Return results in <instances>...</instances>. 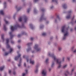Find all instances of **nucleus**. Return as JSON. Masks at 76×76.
I'll use <instances>...</instances> for the list:
<instances>
[{
    "instance_id": "nucleus-31",
    "label": "nucleus",
    "mask_w": 76,
    "mask_h": 76,
    "mask_svg": "<svg viewBox=\"0 0 76 76\" xmlns=\"http://www.w3.org/2000/svg\"><path fill=\"white\" fill-rule=\"evenodd\" d=\"M31 50V48H29L27 49V52H29V51Z\"/></svg>"
},
{
    "instance_id": "nucleus-54",
    "label": "nucleus",
    "mask_w": 76,
    "mask_h": 76,
    "mask_svg": "<svg viewBox=\"0 0 76 76\" xmlns=\"http://www.w3.org/2000/svg\"><path fill=\"white\" fill-rule=\"evenodd\" d=\"M74 53H76V49L74 51Z\"/></svg>"
},
{
    "instance_id": "nucleus-28",
    "label": "nucleus",
    "mask_w": 76,
    "mask_h": 76,
    "mask_svg": "<svg viewBox=\"0 0 76 76\" xmlns=\"http://www.w3.org/2000/svg\"><path fill=\"white\" fill-rule=\"evenodd\" d=\"M4 21L5 22L6 24H8L9 23V22L7 21L6 20V19H4Z\"/></svg>"
},
{
    "instance_id": "nucleus-22",
    "label": "nucleus",
    "mask_w": 76,
    "mask_h": 76,
    "mask_svg": "<svg viewBox=\"0 0 76 76\" xmlns=\"http://www.w3.org/2000/svg\"><path fill=\"white\" fill-rule=\"evenodd\" d=\"M4 8H6L7 6V5H6V2H4Z\"/></svg>"
},
{
    "instance_id": "nucleus-27",
    "label": "nucleus",
    "mask_w": 76,
    "mask_h": 76,
    "mask_svg": "<svg viewBox=\"0 0 76 76\" xmlns=\"http://www.w3.org/2000/svg\"><path fill=\"white\" fill-rule=\"evenodd\" d=\"M32 44V42L31 43H28L27 44V45L28 46H30V45H31Z\"/></svg>"
},
{
    "instance_id": "nucleus-36",
    "label": "nucleus",
    "mask_w": 76,
    "mask_h": 76,
    "mask_svg": "<svg viewBox=\"0 0 76 76\" xmlns=\"http://www.w3.org/2000/svg\"><path fill=\"white\" fill-rule=\"evenodd\" d=\"M44 28V26L43 25H42L40 27V29H42Z\"/></svg>"
},
{
    "instance_id": "nucleus-25",
    "label": "nucleus",
    "mask_w": 76,
    "mask_h": 76,
    "mask_svg": "<svg viewBox=\"0 0 76 76\" xmlns=\"http://www.w3.org/2000/svg\"><path fill=\"white\" fill-rule=\"evenodd\" d=\"M13 51V49L12 48H10V50L9 53H12V52Z\"/></svg>"
},
{
    "instance_id": "nucleus-2",
    "label": "nucleus",
    "mask_w": 76,
    "mask_h": 76,
    "mask_svg": "<svg viewBox=\"0 0 76 76\" xmlns=\"http://www.w3.org/2000/svg\"><path fill=\"white\" fill-rule=\"evenodd\" d=\"M68 30H69V27L66 28L65 26H62L61 28V30L62 32L64 34V37L63 38V39L64 40L65 39L66 37L69 35Z\"/></svg>"
},
{
    "instance_id": "nucleus-30",
    "label": "nucleus",
    "mask_w": 76,
    "mask_h": 76,
    "mask_svg": "<svg viewBox=\"0 0 76 76\" xmlns=\"http://www.w3.org/2000/svg\"><path fill=\"white\" fill-rule=\"evenodd\" d=\"M52 2H56L57 4L58 3V1L57 0H52Z\"/></svg>"
},
{
    "instance_id": "nucleus-64",
    "label": "nucleus",
    "mask_w": 76,
    "mask_h": 76,
    "mask_svg": "<svg viewBox=\"0 0 76 76\" xmlns=\"http://www.w3.org/2000/svg\"><path fill=\"white\" fill-rule=\"evenodd\" d=\"M71 32H72V31H73V29H71Z\"/></svg>"
},
{
    "instance_id": "nucleus-39",
    "label": "nucleus",
    "mask_w": 76,
    "mask_h": 76,
    "mask_svg": "<svg viewBox=\"0 0 76 76\" xmlns=\"http://www.w3.org/2000/svg\"><path fill=\"white\" fill-rule=\"evenodd\" d=\"M74 70H75V69H72L71 70V73H72L73 72H74Z\"/></svg>"
},
{
    "instance_id": "nucleus-33",
    "label": "nucleus",
    "mask_w": 76,
    "mask_h": 76,
    "mask_svg": "<svg viewBox=\"0 0 76 76\" xmlns=\"http://www.w3.org/2000/svg\"><path fill=\"white\" fill-rule=\"evenodd\" d=\"M48 60H49V59H46V61H45L46 63H48Z\"/></svg>"
},
{
    "instance_id": "nucleus-62",
    "label": "nucleus",
    "mask_w": 76,
    "mask_h": 76,
    "mask_svg": "<svg viewBox=\"0 0 76 76\" xmlns=\"http://www.w3.org/2000/svg\"><path fill=\"white\" fill-rule=\"evenodd\" d=\"M75 76H76V72L75 73Z\"/></svg>"
},
{
    "instance_id": "nucleus-61",
    "label": "nucleus",
    "mask_w": 76,
    "mask_h": 76,
    "mask_svg": "<svg viewBox=\"0 0 76 76\" xmlns=\"http://www.w3.org/2000/svg\"><path fill=\"white\" fill-rule=\"evenodd\" d=\"M75 1H76V0H72L73 2H75Z\"/></svg>"
},
{
    "instance_id": "nucleus-26",
    "label": "nucleus",
    "mask_w": 76,
    "mask_h": 76,
    "mask_svg": "<svg viewBox=\"0 0 76 76\" xmlns=\"http://www.w3.org/2000/svg\"><path fill=\"white\" fill-rule=\"evenodd\" d=\"M4 34H2L1 35V38L2 40H3V41H4Z\"/></svg>"
},
{
    "instance_id": "nucleus-14",
    "label": "nucleus",
    "mask_w": 76,
    "mask_h": 76,
    "mask_svg": "<svg viewBox=\"0 0 76 76\" xmlns=\"http://www.w3.org/2000/svg\"><path fill=\"white\" fill-rule=\"evenodd\" d=\"M10 35V38L11 39H12L14 37V36L13 35H12V31H11V32H10L9 33Z\"/></svg>"
},
{
    "instance_id": "nucleus-5",
    "label": "nucleus",
    "mask_w": 76,
    "mask_h": 76,
    "mask_svg": "<svg viewBox=\"0 0 76 76\" xmlns=\"http://www.w3.org/2000/svg\"><path fill=\"white\" fill-rule=\"evenodd\" d=\"M34 48L35 49V50H36L37 51H40L41 50V48L38 47V45L37 44L35 45L34 47Z\"/></svg>"
},
{
    "instance_id": "nucleus-42",
    "label": "nucleus",
    "mask_w": 76,
    "mask_h": 76,
    "mask_svg": "<svg viewBox=\"0 0 76 76\" xmlns=\"http://www.w3.org/2000/svg\"><path fill=\"white\" fill-rule=\"evenodd\" d=\"M57 18L58 19V20H60V18L59 17V15H57Z\"/></svg>"
},
{
    "instance_id": "nucleus-20",
    "label": "nucleus",
    "mask_w": 76,
    "mask_h": 76,
    "mask_svg": "<svg viewBox=\"0 0 76 76\" xmlns=\"http://www.w3.org/2000/svg\"><path fill=\"white\" fill-rule=\"evenodd\" d=\"M6 26V24H4V29L5 31H6L7 30Z\"/></svg>"
},
{
    "instance_id": "nucleus-13",
    "label": "nucleus",
    "mask_w": 76,
    "mask_h": 76,
    "mask_svg": "<svg viewBox=\"0 0 76 76\" xmlns=\"http://www.w3.org/2000/svg\"><path fill=\"white\" fill-rule=\"evenodd\" d=\"M29 61L30 63L31 64H34L35 63V61L33 60L32 61L31 59L29 60Z\"/></svg>"
},
{
    "instance_id": "nucleus-47",
    "label": "nucleus",
    "mask_w": 76,
    "mask_h": 76,
    "mask_svg": "<svg viewBox=\"0 0 76 76\" xmlns=\"http://www.w3.org/2000/svg\"><path fill=\"white\" fill-rule=\"evenodd\" d=\"M30 39L31 41H33V39H34V38L33 37H31L30 38Z\"/></svg>"
},
{
    "instance_id": "nucleus-38",
    "label": "nucleus",
    "mask_w": 76,
    "mask_h": 76,
    "mask_svg": "<svg viewBox=\"0 0 76 76\" xmlns=\"http://www.w3.org/2000/svg\"><path fill=\"white\" fill-rule=\"evenodd\" d=\"M62 58H63L62 61H64V59H65V57H63Z\"/></svg>"
},
{
    "instance_id": "nucleus-11",
    "label": "nucleus",
    "mask_w": 76,
    "mask_h": 76,
    "mask_svg": "<svg viewBox=\"0 0 76 76\" xmlns=\"http://www.w3.org/2000/svg\"><path fill=\"white\" fill-rule=\"evenodd\" d=\"M20 56H21V55L19 54H18V56H17V57H15V60H16V61L18 60L19 58V57H20Z\"/></svg>"
},
{
    "instance_id": "nucleus-24",
    "label": "nucleus",
    "mask_w": 76,
    "mask_h": 76,
    "mask_svg": "<svg viewBox=\"0 0 76 76\" xmlns=\"http://www.w3.org/2000/svg\"><path fill=\"white\" fill-rule=\"evenodd\" d=\"M29 26H30L31 28V29H34V28L33 27V26H32V24H30Z\"/></svg>"
},
{
    "instance_id": "nucleus-29",
    "label": "nucleus",
    "mask_w": 76,
    "mask_h": 76,
    "mask_svg": "<svg viewBox=\"0 0 76 76\" xmlns=\"http://www.w3.org/2000/svg\"><path fill=\"white\" fill-rule=\"evenodd\" d=\"M67 64H65L63 66V68H64H64H66V67H67Z\"/></svg>"
},
{
    "instance_id": "nucleus-56",
    "label": "nucleus",
    "mask_w": 76,
    "mask_h": 76,
    "mask_svg": "<svg viewBox=\"0 0 76 76\" xmlns=\"http://www.w3.org/2000/svg\"><path fill=\"white\" fill-rule=\"evenodd\" d=\"M39 0H34V2H37V1H38Z\"/></svg>"
},
{
    "instance_id": "nucleus-23",
    "label": "nucleus",
    "mask_w": 76,
    "mask_h": 76,
    "mask_svg": "<svg viewBox=\"0 0 76 76\" xmlns=\"http://www.w3.org/2000/svg\"><path fill=\"white\" fill-rule=\"evenodd\" d=\"M63 7L64 9H66L67 8V5L66 4H64L63 5Z\"/></svg>"
},
{
    "instance_id": "nucleus-63",
    "label": "nucleus",
    "mask_w": 76,
    "mask_h": 76,
    "mask_svg": "<svg viewBox=\"0 0 76 76\" xmlns=\"http://www.w3.org/2000/svg\"><path fill=\"white\" fill-rule=\"evenodd\" d=\"M70 66L71 67H72V64H70Z\"/></svg>"
},
{
    "instance_id": "nucleus-6",
    "label": "nucleus",
    "mask_w": 76,
    "mask_h": 76,
    "mask_svg": "<svg viewBox=\"0 0 76 76\" xmlns=\"http://www.w3.org/2000/svg\"><path fill=\"white\" fill-rule=\"evenodd\" d=\"M72 13V10L69 11L68 12V15L66 16V19H70V17H71V14Z\"/></svg>"
},
{
    "instance_id": "nucleus-12",
    "label": "nucleus",
    "mask_w": 76,
    "mask_h": 76,
    "mask_svg": "<svg viewBox=\"0 0 76 76\" xmlns=\"http://www.w3.org/2000/svg\"><path fill=\"white\" fill-rule=\"evenodd\" d=\"M15 8L16 9L17 11H19V10H20L21 9V7H19L18 6H15Z\"/></svg>"
},
{
    "instance_id": "nucleus-9",
    "label": "nucleus",
    "mask_w": 76,
    "mask_h": 76,
    "mask_svg": "<svg viewBox=\"0 0 76 76\" xmlns=\"http://www.w3.org/2000/svg\"><path fill=\"white\" fill-rule=\"evenodd\" d=\"M39 67V65H37L36 66V69L34 70L35 73H37L38 72V67Z\"/></svg>"
},
{
    "instance_id": "nucleus-4",
    "label": "nucleus",
    "mask_w": 76,
    "mask_h": 76,
    "mask_svg": "<svg viewBox=\"0 0 76 76\" xmlns=\"http://www.w3.org/2000/svg\"><path fill=\"white\" fill-rule=\"evenodd\" d=\"M23 19H24V22H26L28 21V18L26 17V16H24L23 17H20L18 19V20L20 22H21Z\"/></svg>"
},
{
    "instance_id": "nucleus-8",
    "label": "nucleus",
    "mask_w": 76,
    "mask_h": 76,
    "mask_svg": "<svg viewBox=\"0 0 76 76\" xmlns=\"http://www.w3.org/2000/svg\"><path fill=\"white\" fill-rule=\"evenodd\" d=\"M9 39H6V44H7V46L6 47L7 48H10V46L9 45V44H8V43H9Z\"/></svg>"
},
{
    "instance_id": "nucleus-45",
    "label": "nucleus",
    "mask_w": 76,
    "mask_h": 76,
    "mask_svg": "<svg viewBox=\"0 0 76 76\" xmlns=\"http://www.w3.org/2000/svg\"><path fill=\"white\" fill-rule=\"evenodd\" d=\"M18 37H21V34H18Z\"/></svg>"
},
{
    "instance_id": "nucleus-53",
    "label": "nucleus",
    "mask_w": 76,
    "mask_h": 76,
    "mask_svg": "<svg viewBox=\"0 0 76 76\" xmlns=\"http://www.w3.org/2000/svg\"><path fill=\"white\" fill-rule=\"evenodd\" d=\"M18 48L19 49L20 48V46H18Z\"/></svg>"
},
{
    "instance_id": "nucleus-1",
    "label": "nucleus",
    "mask_w": 76,
    "mask_h": 76,
    "mask_svg": "<svg viewBox=\"0 0 76 76\" xmlns=\"http://www.w3.org/2000/svg\"><path fill=\"white\" fill-rule=\"evenodd\" d=\"M48 56L49 57H51L53 59L54 61H52V65H51V67H54L55 66V62H56V63L57 64H58V68H60L61 66V64L62 61H60V59H57L56 58V56L54 54H51L50 53H48Z\"/></svg>"
},
{
    "instance_id": "nucleus-59",
    "label": "nucleus",
    "mask_w": 76,
    "mask_h": 76,
    "mask_svg": "<svg viewBox=\"0 0 76 76\" xmlns=\"http://www.w3.org/2000/svg\"><path fill=\"white\" fill-rule=\"evenodd\" d=\"M51 68H49V72H50V71H51Z\"/></svg>"
},
{
    "instance_id": "nucleus-15",
    "label": "nucleus",
    "mask_w": 76,
    "mask_h": 76,
    "mask_svg": "<svg viewBox=\"0 0 76 76\" xmlns=\"http://www.w3.org/2000/svg\"><path fill=\"white\" fill-rule=\"evenodd\" d=\"M25 73H23L22 75V76H25L28 73V70L26 69L25 70Z\"/></svg>"
},
{
    "instance_id": "nucleus-32",
    "label": "nucleus",
    "mask_w": 76,
    "mask_h": 76,
    "mask_svg": "<svg viewBox=\"0 0 76 76\" xmlns=\"http://www.w3.org/2000/svg\"><path fill=\"white\" fill-rule=\"evenodd\" d=\"M46 34L45 33H43L42 34V35H43V36H45L46 35Z\"/></svg>"
},
{
    "instance_id": "nucleus-46",
    "label": "nucleus",
    "mask_w": 76,
    "mask_h": 76,
    "mask_svg": "<svg viewBox=\"0 0 76 76\" xmlns=\"http://www.w3.org/2000/svg\"><path fill=\"white\" fill-rule=\"evenodd\" d=\"M42 12H44V11H45V10L44 9H42Z\"/></svg>"
},
{
    "instance_id": "nucleus-17",
    "label": "nucleus",
    "mask_w": 76,
    "mask_h": 76,
    "mask_svg": "<svg viewBox=\"0 0 76 76\" xmlns=\"http://www.w3.org/2000/svg\"><path fill=\"white\" fill-rule=\"evenodd\" d=\"M0 14L2 15H4V11L3 10H1L0 11Z\"/></svg>"
},
{
    "instance_id": "nucleus-3",
    "label": "nucleus",
    "mask_w": 76,
    "mask_h": 76,
    "mask_svg": "<svg viewBox=\"0 0 76 76\" xmlns=\"http://www.w3.org/2000/svg\"><path fill=\"white\" fill-rule=\"evenodd\" d=\"M24 28V25L23 24L21 27H20L19 24H17L15 25L14 26H11L10 29L12 31H13L14 30L16 29L17 28Z\"/></svg>"
},
{
    "instance_id": "nucleus-44",
    "label": "nucleus",
    "mask_w": 76,
    "mask_h": 76,
    "mask_svg": "<svg viewBox=\"0 0 76 76\" xmlns=\"http://www.w3.org/2000/svg\"><path fill=\"white\" fill-rule=\"evenodd\" d=\"M67 60L69 61V60H70V58L69 57H67Z\"/></svg>"
},
{
    "instance_id": "nucleus-52",
    "label": "nucleus",
    "mask_w": 76,
    "mask_h": 76,
    "mask_svg": "<svg viewBox=\"0 0 76 76\" xmlns=\"http://www.w3.org/2000/svg\"><path fill=\"white\" fill-rule=\"evenodd\" d=\"M21 42V40H19L18 41V42L19 43V42Z\"/></svg>"
},
{
    "instance_id": "nucleus-16",
    "label": "nucleus",
    "mask_w": 76,
    "mask_h": 76,
    "mask_svg": "<svg viewBox=\"0 0 76 76\" xmlns=\"http://www.w3.org/2000/svg\"><path fill=\"white\" fill-rule=\"evenodd\" d=\"M23 58H24L26 60V61L27 62H28L29 61V59H28V57H26V56L25 55H24L23 56Z\"/></svg>"
},
{
    "instance_id": "nucleus-18",
    "label": "nucleus",
    "mask_w": 76,
    "mask_h": 76,
    "mask_svg": "<svg viewBox=\"0 0 76 76\" xmlns=\"http://www.w3.org/2000/svg\"><path fill=\"white\" fill-rule=\"evenodd\" d=\"M69 71L67 70L66 71V72L65 74V75L66 76H67V75H69Z\"/></svg>"
},
{
    "instance_id": "nucleus-43",
    "label": "nucleus",
    "mask_w": 76,
    "mask_h": 76,
    "mask_svg": "<svg viewBox=\"0 0 76 76\" xmlns=\"http://www.w3.org/2000/svg\"><path fill=\"white\" fill-rule=\"evenodd\" d=\"M50 9H53V8H54V6H52L50 7Z\"/></svg>"
},
{
    "instance_id": "nucleus-37",
    "label": "nucleus",
    "mask_w": 76,
    "mask_h": 76,
    "mask_svg": "<svg viewBox=\"0 0 76 76\" xmlns=\"http://www.w3.org/2000/svg\"><path fill=\"white\" fill-rule=\"evenodd\" d=\"M34 13H36L37 12V11H36V10H35V9H34Z\"/></svg>"
},
{
    "instance_id": "nucleus-49",
    "label": "nucleus",
    "mask_w": 76,
    "mask_h": 76,
    "mask_svg": "<svg viewBox=\"0 0 76 76\" xmlns=\"http://www.w3.org/2000/svg\"><path fill=\"white\" fill-rule=\"evenodd\" d=\"M15 16H16V14H14L13 16L14 19H15Z\"/></svg>"
},
{
    "instance_id": "nucleus-40",
    "label": "nucleus",
    "mask_w": 76,
    "mask_h": 76,
    "mask_svg": "<svg viewBox=\"0 0 76 76\" xmlns=\"http://www.w3.org/2000/svg\"><path fill=\"white\" fill-rule=\"evenodd\" d=\"M31 10L30 9H28L27 10V12L28 13H29V11H30V10Z\"/></svg>"
},
{
    "instance_id": "nucleus-60",
    "label": "nucleus",
    "mask_w": 76,
    "mask_h": 76,
    "mask_svg": "<svg viewBox=\"0 0 76 76\" xmlns=\"http://www.w3.org/2000/svg\"><path fill=\"white\" fill-rule=\"evenodd\" d=\"M11 43H12V44H14V42L13 41H12L11 42Z\"/></svg>"
},
{
    "instance_id": "nucleus-34",
    "label": "nucleus",
    "mask_w": 76,
    "mask_h": 76,
    "mask_svg": "<svg viewBox=\"0 0 76 76\" xmlns=\"http://www.w3.org/2000/svg\"><path fill=\"white\" fill-rule=\"evenodd\" d=\"M59 51H61V49H62V48H61V47H59L58 48Z\"/></svg>"
},
{
    "instance_id": "nucleus-10",
    "label": "nucleus",
    "mask_w": 76,
    "mask_h": 76,
    "mask_svg": "<svg viewBox=\"0 0 76 76\" xmlns=\"http://www.w3.org/2000/svg\"><path fill=\"white\" fill-rule=\"evenodd\" d=\"M43 20H45V18H44V14H42L40 19V21H42Z\"/></svg>"
},
{
    "instance_id": "nucleus-51",
    "label": "nucleus",
    "mask_w": 76,
    "mask_h": 76,
    "mask_svg": "<svg viewBox=\"0 0 76 76\" xmlns=\"http://www.w3.org/2000/svg\"><path fill=\"white\" fill-rule=\"evenodd\" d=\"M24 66H25V67H26V63H24Z\"/></svg>"
},
{
    "instance_id": "nucleus-19",
    "label": "nucleus",
    "mask_w": 76,
    "mask_h": 76,
    "mask_svg": "<svg viewBox=\"0 0 76 76\" xmlns=\"http://www.w3.org/2000/svg\"><path fill=\"white\" fill-rule=\"evenodd\" d=\"M4 69V66H3L0 67V71H2Z\"/></svg>"
},
{
    "instance_id": "nucleus-35",
    "label": "nucleus",
    "mask_w": 76,
    "mask_h": 76,
    "mask_svg": "<svg viewBox=\"0 0 76 76\" xmlns=\"http://www.w3.org/2000/svg\"><path fill=\"white\" fill-rule=\"evenodd\" d=\"M9 53H5V56H7V55H8V54H9Z\"/></svg>"
},
{
    "instance_id": "nucleus-41",
    "label": "nucleus",
    "mask_w": 76,
    "mask_h": 76,
    "mask_svg": "<svg viewBox=\"0 0 76 76\" xmlns=\"http://www.w3.org/2000/svg\"><path fill=\"white\" fill-rule=\"evenodd\" d=\"M9 73L10 74H11V73H12V71H11V70H9Z\"/></svg>"
},
{
    "instance_id": "nucleus-58",
    "label": "nucleus",
    "mask_w": 76,
    "mask_h": 76,
    "mask_svg": "<svg viewBox=\"0 0 76 76\" xmlns=\"http://www.w3.org/2000/svg\"><path fill=\"white\" fill-rule=\"evenodd\" d=\"M75 18V16H73L72 19V20H73V19H74V18Z\"/></svg>"
},
{
    "instance_id": "nucleus-50",
    "label": "nucleus",
    "mask_w": 76,
    "mask_h": 76,
    "mask_svg": "<svg viewBox=\"0 0 76 76\" xmlns=\"http://www.w3.org/2000/svg\"><path fill=\"white\" fill-rule=\"evenodd\" d=\"M24 34H25V32H23L22 34H21V35H24Z\"/></svg>"
},
{
    "instance_id": "nucleus-7",
    "label": "nucleus",
    "mask_w": 76,
    "mask_h": 76,
    "mask_svg": "<svg viewBox=\"0 0 76 76\" xmlns=\"http://www.w3.org/2000/svg\"><path fill=\"white\" fill-rule=\"evenodd\" d=\"M42 76H47V71L46 70H44L42 72Z\"/></svg>"
},
{
    "instance_id": "nucleus-48",
    "label": "nucleus",
    "mask_w": 76,
    "mask_h": 76,
    "mask_svg": "<svg viewBox=\"0 0 76 76\" xmlns=\"http://www.w3.org/2000/svg\"><path fill=\"white\" fill-rule=\"evenodd\" d=\"M16 72H15V71H14L13 72V75H16Z\"/></svg>"
},
{
    "instance_id": "nucleus-55",
    "label": "nucleus",
    "mask_w": 76,
    "mask_h": 76,
    "mask_svg": "<svg viewBox=\"0 0 76 76\" xmlns=\"http://www.w3.org/2000/svg\"><path fill=\"white\" fill-rule=\"evenodd\" d=\"M31 53H35V51H32Z\"/></svg>"
},
{
    "instance_id": "nucleus-21",
    "label": "nucleus",
    "mask_w": 76,
    "mask_h": 76,
    "mask_svg": "<svg viewBox=\"0 0 76 76\" xmlns=\"http://www.w3.org/2000/svg\"><path fill=\"white\" fill-rule=\"evenodd\" d=\"M22 59L21 58H20V61H19V64L18 65V67H20V66H21V64H20V63H21V60Z\"/></svg>"
},
{
    "instance_id": "nucleus-57",
    "label": "nucleus",
    "mask_w": 76,
    "mask_h": 76,
    "mask_svg": "<svg viewBox=\"0 0 76 76\" xmlns=\"http://www.w3.org/2000/svg\"><path fill=\"white\" fill-rule=\"evenodd\" d=\"M8 1H9V2H10H10H11V1H11V0H8Z\"/></svg>"
}]
</instances>
